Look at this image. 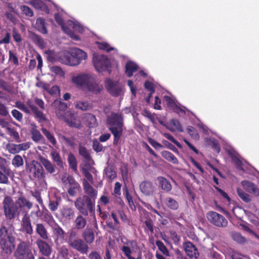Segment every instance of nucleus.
<instances>
[{"instance_id":"5fc2aeb1","label":"nucleus","mask_w":259,"mask_h":259,"mask_svg":"<svg viewBox=\"0 0 259 259\" xmlns=\"http://www.w3.org/2000/svg\"><path fill=\"white\" fill-rule=\"evenodd\" d=\"M156 245L158 247V249L165 255H169V251L167 247L164 244V243L160 240H156L155 242Z\"/></svg>"},{"instance_id":"7c9ffc66","label":"nucleus","mask_w":259,"mask_h":259,"mask_svg":"<svg viewBox=\"0 0 259 259\" xmlns=\"http://www.w3.org/2000/svg\"><path fill=\"white\" fill-rule=\"evenodd\" d=\"M76 109L81 111H87L92 109L93 105L91 103L87 101H78L74 104Z\"/></svg>"},{"instance_id":"49530a36","label":"nucleus","mask_w":259,"mask_h":259,"mask_svg":"<svg viewBox=\"0 0 259 259\" xmlns=\"http://www.w3.org/2000/svg\"><path fill=\"white\" fill-rule=\"evenodd\" d=\"M67 161L69 167L72 169L73 171L76 172L77 171V160L73 154L70 153L68 155Z\"/></svg>"},{"instance_id":"cd10ccee","label":"nucleus","mask_w":259,"mask_h":259,"mask_svg":"<svg viewBox=\"0 0 259 259\" xmlns=\"http://www.w3.org/2000/svg\"><path fill=\"white\" fill-rule=\"evenodd\" d=\"M167 128L171 132H183V128L180 122L176 119H171L168 124Z\"/></svg>"},{"instance_id":"4d7b16f0","label":"nucleus","mask_w":259,"mask_h":259,"mask_svg":"<svg viewBox=\"0 0 259 259\" xmlns=\"http://www.w3.org/2000/svg\"><path fill=\"white\" fill-rule=\"evenodd\" d=\"M237 192L240 198L245 202H249L251 201V198L249 194L244 192L240 189H237Z\"/></svg>"},{"instance_id":"4be33fe9","label":"nucleus","mask_w":259,"mask_h":259,"mask_svg":"<svg viewBox=\"0 0 259 259\" xmlns=\"http://www.w3.org/2000/svg\"><path fill=\"white\" fill-rule=\"evenodd\" d=\"M82 185L84 192L86 194L85 195H87L90 199L95 201L97 196V191L94 189L85 179L83 180Z\"/></svg>"},{"instance_id":"de8ad7c7","label":"nucleus","mask_w":259,"mask_h":259,"mask_svg":"<svg viewBox=\"0 0 259 259\" xmlns=\"http://www.w3.org/2000/svg\"><path fill=\"white\" fill-rule=\"evenodd\" d=\"M32 112L34 114L35 118L39 123L46 122L47 120L45 114L42 111H40L37 107Z\"/></svg>"},{"instance_id":"2eb2a0df","label":"nucleus","mask_w":259,"mask_h":259,"mask_svg":"<svg viewBox=\"0 0 259 259\" xmlns=\"http://www.w3.org/2000/svg\"><path fill=\"white\" fill-rule=\"evenodd\" d=\"M46 240H47L37 239L35 243L39 253L44 256L49 257L52 253V248L51 246L46 241Z\"/></svg>"},{"instance_id":"bf43d9fd","label":"nucleus","mask_w":259,"mask_h":259,"mask_svg":"<svg viewBox=\"0 0 259 259\" xmlns=\"http://www.w3.org/2000/svg\"><path fill=\"white\" fill-rule=\"evenodd\" d=\"M15 104V106L17 108L21 110V111H22L23 112L26 114H30V110L29 109L28 107H27L26 105H25L23 102L19 101H16Z\"/></svg>"},{"instance_id":"f8f14e48","label":"nucleus","mask_w":259,"mask_h":259,"mask_svg":"<svg viewBox=\"0 0 259 259\" xmlns=\"http://www.w3.org/2000/svg\"><path fill=\"white\" fill-rule=\"evenodd\" d=\"M20 230L22 232L28 235H31L33 233L30 217L27 212H25L22 218Z\"/></svg>"},{"instance_id":"f704fd0d","label":"nucleus","mask_w":259,"mask_h":259,"mask_svg":"<svg viewBox=\"0 0 259 259\" xmlns=\"http://www.w3.org/2000/svg\"><path fill=\"white\" fill-rule=\"evenodd\" d=\"M82 237L84 241L86 243L91 244L94 242L95 239L94 233L92 229H87L82 233Z\"/></svg>"},{"instance_id":"9b49d317","label":"nucleus","mask_w":259,"mask_h":259,"mask_svg":"<svg viewBox=\"0 0 259 259\" xmlns=\"http://www.w3.org/2000/svg\"><path fill=\"white\" fill-rule=\"evenodd\" d=\"M51 228L55 243L56 244L64 243L66 232L63 228L58 223H55L53 225H51Z\"/></svg>"},{"instance_id":"5701e85b","label":"nucleus","mask_w":259,"mask_h":259,"mask_svg":"<svg viewBox=\"0 0 259 259\" xmlns=\"http://www.w3.org/2000/svg\"><path fill=\"white\" fill-rule=\"evenodd\" d=\"M241 185L249 193L255 196H259V189L255 184L247 180L241 182Z\"/></svg>"},{"instance_id":"f3484780","label":"nucleus","mask_w":259,"mask_h":259,"mask_svg":"<svg viewBox=\"0 0 259 259\" xmlns=\"http://www.w3.org/2000/svg\"><path fill=\"white\" fill-rule=\"evenodd\" d=\"M52 107L54 108L56 115L58 118L63 117L67 109V105L66 103L57 99L53 102Z\"/></svg>"},{"instance_id":"423d86ee","label":"nucleus","mask_w":259,"mask_h":259,"mask_svg":"<svg viewBox=\"0 0 259 259\" xmlns=\"http://www.w3.org/2000/svg\"><path fill=\"white\" fill-rule=\"evenodd\" d=\"M64 185L67 187V193L70 196H74L80 189L79 183L74 178L68 174H65L61 178Z\"/></svg>"},{"instance_id":"3c124183","label":"nucleus","mask_w":259,"mask_h":259,"mask_svg":"<svg viewBox=\"0 0 259 259\" xmlns=\"http://www.w3.org/2000/svg\"><path fill=\"white\" fill-rule=\"evenodd\" d=\"M75 228H71L68 232V238L67 242L68 245L74 240L79 238L78 237V233Z\"/></svg>"},{"instance_id":"338daca9","label":"nucleus","mask_w":259,"mask_h":259,"mask_svg":"<svg viewBox=\"0 0 259 259\" xmlns=\"http://www.w3.org/2000/svg\"><path fill=\"white\" fill-rule=\"evenodd\" d=\"M121 250L123 252L125 256L128 259H136L135 257H134L131 255L132 251L131 249L128 246L123 245L121 247Z\"/></svg>"},{"instance_id":"ddd939ff","label":"nucleus","mask_w":259,"mask_h":259,"mask_svg":"<svg viewBox=\"0 0 259 259\" xmlns=\"http://www.w3.org/2000/svg\"><path fill=\"white\" fill-rule=\"evenodd\" d=\"M72 60L74 66L79 64L81 61L85 60L87 58V53L80 49L75 48L71 50Z\"/></svg>"},{"instance_id":"39448f33","label":"nucleus","mask_w":259,"mask_h":259,"mask_svg":"<svg viewBox=\"0 0 259 259\" xmlns=\"http://www.w3.org/2000/svg\"><path fill=\"white\" fill-rule=\"evenodd\" d=\"M26 170L28 177L32 181H42L46 177L42 166L36 161L32 160L30 163L26 164Z\"/></svg>"},{"instance_id":"052dcab7","label":"nucleus","mask_w":259,"mask_h":259,"mask_svg":"<svg viewBox=\"0 0 259 259\" xmlns=\"http://www.w3.org/2000/svg\"><path fill=\"white\" fill-rule=\"evenodd\" d=\"M229 255L232 259H250L249 257L243 255L233 250L229 251Z\"/></svg>"},{"instance_id":"69168bd1","label":"nucleus","mask_w":259,"mask_h":259,"mask_svg":"<svg viewBox=\"0 0 259 259\" xmlns=\"http://www.w3.org/2000/svg\"><path fill=\"white\" fill-rule=\"evenodd\" d=\"M59 254L64 259H69V250L65 245L62 246L59 250Z\"/></svg>"},{"instance_id":"680f3d73","label":"nucleus","mask_w":259,"mask_h":259,"mask_svg":"<svg viewBox=\"0 0 259 259\" xmlns=\"http://www.w3.org/2000/svg\"><path fill=\"white\" fill-rule=\"evenodd\" d=\"M232 237L234 241L240 244H243L246 241L245 238L239 233L235 232L232 233Z\"/></svg>"},{"instance_id":"a211bd4d","label":"nucleus","mask_w":259,"mask_h":259,"mask_svg":"<svg viewBox=\"0 0 259 259\" xmlns=\"http://www.w3.org/2000/svg\"><path fill=\"white\" fill-rule=\"evenodd\" d=\"M185 253L191 258H197L199 252L196 247L190 241L185 242L183 244Z\"/></svg>"},{"instance_id":"6e6d98bb","label":"nucleus","mask_w":259,"mask_h":259,"mask_svg":"<svg viewBox=\"0 0 259 259\" xmlns=\"http://www.w3.org/2000/svg\"><path fill=\"white\" fill-rule=\"evenodd\" d=\"M32 40L34 43L39 47H42L44 45V41L42 37L34 33H32L31 35Z\"/></svg>"},{"instance_id":"c85d7f7f","label":"nucleus","mask_w":259,"mask_h":259,"mask_svg":"<svg viewBox=\"0 0 259 259\" xmlns=\"http://www.w3.org/2000/svg\"><path fill=\"white\" fill-rule=\"evenodd\" d=\"M65 121L67 124L71 127L76 128L81 127V122L73 114H70L68 117H66Z\"/></svg>"},{"instance_id":"0eeeda50","label":"nucleus","mask_w":259,"mask_h":259,"mask_svg":"<svg viewBox=\"0 0 259 259\" xmlns=\"http://www.w3.org/2000/svg\"><path fill=\"white\" fill-rule=\"evenodd\" d=\"M94 65L98 72L109 71L111 67L110 60L107 56L98 55L94 56Z\"/></svg>"},{"instance_id":"79ce46f5","label":"nucleus","mask_w":259,"mask_h":259,"mask_svg":"<svg viewBox=\"0 0 259 259\" xmlns=\"http://www.w3.org/2000/svg\"><path fill=\"white\" fill-rule=\"evenodd\" d=\"M58 61L63 64L73 66V64H72V63L73 62L72 60L71 53H64L59 56Z\"/></svg>"},{"instance_id":"1a4fd4ad","label":"nucleus","mask_w":259,"mask_h":259,"mask_svg":"<svg viewBox=\"0 0 259 259\" xmlns=\"http://www.w3.org/2000/svg\"><path fill=\"white\" fill-rule=\"evenodd\" d=\"M206 217L208 221L216 227L225 228L228 225L227 220L217 212L210 211L207 213Z\"/></svg>"},{"instance_id":"bb28decb","label":"nucleus","mask_w":259,"mask_h":259,"mask_svg":"<svg viewBox=\"0 0 259 259\" xmlns=\"http://www.w3.org/2000/svg\"><path fill=\"white\" fill-rule=\"evenodd\" d=\"M139 68L138 65L132 61L126 62L125 66V73L127 77H131L133 75Z\"/></svg>"},{"instance_id":"09e8293b","label":"nucleus","mask_w":259,"mask_h":259,"mask_svg":"<svg viewBox=\"0 0 259 259\" xmlns=\"http://www.w3.org/2000/svg\"><path fill=\"white\" fill-rule=\"evenodd\" d=\"M42 216L44 221L50 226L53 225L55 223H57L54 220L53 215L48 210L46 209L42 212Z\"/></svg>"},{"instance_id":"a878e982","label":"nucleus","mask_w":259,"mask_h":259,"mask_svg":"<svg viewBox=\"0 0 259 259\" xmlns=\"http://www.w3.org/2000/svg\"><path fill=\"white\" fill-rule=\"evenodd\" d=\"M159 187L165 192H169L172 189L170 182L163 177H158L157 178Z\"/></svg>"},{"instance_id":"f257e3e1","label":"nucleus","mask_w":259,"mask_h":259,"mask_svg":"<svg viewBox=\"0 0 259 259\" xmlns=\"http://www.w3.org/2000/svg\"><path fill=\"white\" fill-rule=\"evenodd\" d=\"M106 123L114 137L113 145L117 146L123 132L124 119L122 114L111 112L107 117Z\"/></svg>"},{"instance_id":"c03bdc74","label":"nucleus","mask_w":259,"mask_h":259,"mask_svg":"<svg viewBox=\"0 0 259 259\" xmlns=\"http://www.w3.org/2000/svg\"><path fill=\"white\" fill-rule=\"evenodd\" d=\"M41 130L42 134L47 138L48 141L53 146H55L57 143L53 134L46 128L42 127L41 128Z\"/></svg>"},{"instance_id":"b1692460","label":"nucleus","mask_w":259,"mask_h":259,"mask_svg":"<svg viewBox=\"0 0 259 259\" xmlns=\"http://www.w3.org/2000/svg\"><path fill=\"white\" fill-rule=\"evenodd\" d=\"M145 216L143 224H144V230L146 234L150 233L151 235L154 233V223L151 218L149 217L147 211H146Z\"/></svg>"},{"instance_id":"4c0bfd02","label":"nucleus","mask_w":259,"mask_h":259,"mask_svg":"<svg viewBox=\"0 0 259 259\" xmlns=\"http://www.w3.org/2000/svg\"><path fill=\"white\" fill-rule=\"evenodd\" d=\"M45 24V20L42 18L39 17L36 19L35 28L41 33L47 34L48 33V31Z\"/></svg>"},{"instance_id":"8fccbe9b","label":"nucleus","mask_w":259,"mask_h":259,"mask_svg":"<svg viewBox=\"0 0 259 259\" xmlns=\"http://www.w3.org/2000/svg\"><path fill=\"white\" fill-rule=\"evenodd\" d=\"M59 138L64 140L66 145L71 147V148H74L76 145L75 143L76 138L75 136H72L71 137H67L64 135H60Z\"/></svg>"},{"instance_id":"6ab92c4d","label":"nucleus","mask_w":259,"mask_h":259,"mask_svg":"<svg viewBox=\"0 0 259 259\" xmlns=\"http://www.w3.org/2000/svg\"><path fill=\"white\" fill-rule=\"evenodd\" d=\"M91 75L82 73L78 74L72 77V82L78 88L86 87Z\"/></svg>"},{"instance_id":"2f4dec72","label":"nucleus","mask_w":259,"mask_h":259,"mask_svg":"<svg viewBox=\"0 0 259 259\" xmlns=\"http://www.w3.org/2000/svg\"><path fill=\"white\" fill-rule=\"evenodd\" d=\"M104 173L106 178L110 181H112L117 177L116 172L113 165H108L107 167H105L104 170Z\"/></svg>"},{"instance_id":"0e129e2a","label":"nucleus","mask_w":259,"mask_h":259,"mask_svg":"<svg viewBox=\"0 0 259 259\" xmlns=\"http://www.w3.org/2000/svg\"><path fill=\"white\" fill-rule=\"evenodd\" d=\"M170 237L175 245H179L180 242L181 237L178 233L174 231H170L169 232Z\"/></svg>"},{"instance_id":"4468645a","label":"nucleus","mask_w":259,"mask_h":259,"mask_svg":"<svg viewBox=\"0 0 259 259\" xmlns=\"http://www.w3.org/2000/svg\"><path fill=\"white\" fill-rule=\"evenodd\" d=\"M68 246L82 254H87L89 251L88 244L81 238L74 240L69 244Z\"/></svg>"},{"instance_id":"c756f323","label":"nucleus","mask_w":259,"mask_h":259,"mask_svg":"<svg viewBox=\"0 0 259 259\" xmlns=\"http://www.w3.org/2000/svg\"><path fill=\"white\" fill-rule=\"evenodd\" d=\"M16 204L18 205L19 209L22 207H26L28 209H30L33 206V203L23 195H21L18 197L16 201Z\"/></svg>"},{"instance_id":"e433bc0d","label":"nucleus","mask_w":259,"mask_h":259,"mask_svg":"<svg viewBox=\"0 0 259 259\" xmlns=\"http://www.w3.org/2000/svg\"><path fill=\"white\" fill-rule=\"evenodd\" d=\"M61 215L63 218L70 220L74 217V210L70 207H64L61 211Z\"/></svg>"},{"instance_id":"ea45409f","label":"nucleus","mask_w":259,"mask_h":259,"mask_svg":"<svg viewBox=\"0 0 259 259\" xmlns=\"http://www.w3.org/2000/svg\"><path fill=\"white\" fill-rule=\"evenodd\" d=\"M164 203L166 206L170 209L176 210L179 208L178 202L171 197H166L164 199Z\"/></svg>"},{"instance_id":"473e14b6","label":"nucleus","mask_w":259,"mask_h":259,"mask_svg":"<svg viewBox=\"0 0 259 259\" xmlns=\"http://www.w3.org/2000/svg\"><path fill=\"white\" fill-rule=\"evenodd\" d=\"M30 133L32 140L35 143L45 141L43 136L41 134L40 131L36 128V126L32 128Z\"/></svg>"},{"instance_id":"20e7f679","label":"nucleus","mask_w":259,"mask_h":259,"mask_svg":"<svg viewBox=\"0 0 259 259\" xmlns=\"http://www.w3.org/2000/svg\"><path fill=\"white\" fill-rule=\"evenodd\" d=\"M95 201L87 195H82L75 200L74 206L81 214L88 216L95 212Z\"/></svg>"},{"instance_id":"58836bf2","label":"nucleus","mask_w":259,"mask_h":259,"mask_svg":"<svg viewBox=\"0 0 259 259\" xmlns=\"http://www.w3.org/2000/svg\"><path fill=\"white\" fill-rule=\"evenodd\" d=\"M161 156L168 161L175 164H178L179 161L177 157L171 152L164 150L161 152Z\"/></svg>"},{"instance_id":"9d476101","label":"nucleus","mask_w":259,"mask_h":259,"mask_svg":"<svg viewBox=\"0 0 259 259\" xmlns=\"http://www.w3.org/2000/svg\"><path fill=\"white\" fill-rule=\"evenodd\" d=\"M105 88L107 92L113 97H118L120 95L122 88L119 83L114 81L111 79H107L105 83Z\"/></svg>"},{"instance_id":"aec40b11","label":"nucleus","mask_w":259,"mask_h":259,"mask_svg":"<svg viewBox=\"0 0 259 259\" xmlns=\"http://www.w3.org/2000/svg\"><path fill=\"white\" fill-rule=\"evenodd\" d=\"M141 192L145 196L152 195L155 191V187L152 183L149 181H144L140 184Z\"/></svg>"},{"instance_id":"7ed1b4c3","label":"nucleus","mask_w":259,"mask_h":259,"mask_svg":"<svg viewBox=\"0 0 259 259\" xmlns=\"http://www.w3.org/2000/svg\"><path fill=\"white\" fill-rule=\"evenodd\" d=\"M2 204L7 223L10 227H12L13 224H11V221L20 214L19 207L12 198L9 196L5 197Z\"/></svg>"},{"instance_id":"f03ea898","label":"nucleus","mask_w":259,"mask_h":259,"mask_svg":"<svg viewBox=\"0 0 259 259\" xmlns=\"http://www.w3.org/2000/svg\"><path fill=\"white\" fill-rule=\"evenodd\" d=\"M15 237L8 233V228L5 226L0 228V248L4 255H10L13 251L15 245Z\"/></svg>"},{"instance_id":"a18cd8bd","label":"nucleus","mask_w":259,"mask_h":259,"mask_svg":"<svg viewBox=\"0 0 259 259\" xmlns=\"http://www.w3.org/2000/svg\"><path fill=\"white\" fill-rule=\"evenodd\" d=\"M79 154L85 160L90 161L91 159V156L87 150V148L82 146L81 144L78 146Z\"/></svg>"},{"instance_id":"dca6fc26","label":"nucleus","mask_w":259,"mask_h":259,"mask_svg":"<svg viewBox=\"0 0 259 259\" xmlns=\"http://www.w3.org/2000/svg\"><path fill=\"white\" fill-rule=\"evenodd\" d=\"M86 88L89 92L96 95L99 94L103 89V85L97 82L92 75L91 76Z\"/></svg>"},{"instance_id":"c9c22d12","label":"nucleus","mask_w":259,"mask_h":259,"mask_svg":"<svg viewBox=\"0 0 259 259\" xmlns=\"http://www.w3.org/2000/svg\"><path fill=\"white\" fill-rule=\"evenodd\" d=\"M75 229L81 230L83 229L87 225V220L81 213L79 214L74 221Z\"/></svg>"},{"instance_id":"6e6552de","label":"nucleus","mask_w":259,"mask_h":259,"mask_svg":"<svg viewBox=\"0 0 259 259\" xmlns=\"http://www.w3.org/2000/svg\"><path fill=\"white\" fill-rule=\"evenodd\" d=\"M32 253L29 243L22 241L17 245L14 256L16 259H25Z\"/></svg>"},{"instance_id":"774afa93","label":"nucleus","mask_w":259,"mask_h":259,"mask_svg":"<svg viewBox=\"0 0 259 259\" xmlns=\"http://www.w3.org/2000/svg\"><path fill=\"white\" fill-rule=\"evenodd\" d=\"M207 256L209 259H222V255L213 250L209 251Z\"/></svg>"},{"instance_id":"a19ab883","label":"nucleus","mask_w":259,"mask_h":259,"mask_svg":"<svg viewBox=\"0 0 259 259\" xmlns=\"http://www.w3.org/2000/svg\"><path fill=\"white\" fill-rule=\"evenodd\" d=\"M55 20L57 24L61 27L62 30L66 33H69L71 32L70 29L65 25L64 21L59 13H56L55 15Z\"/></svg>"},{"instance_id":"37998d69","label":"nucleus","mask_w":259,"mask_h":259,"mask_svg":"<svg viewBox=\"0 0 259 259\" xmlns=\"http://www.w3.org/2000/svg\"><path fill=\"white\" fill-rule=\"evenodd\" d=\"M84 119L88 126L90 128L95 127L97 125L96 117L93 114H86L84 116Z\"/></svg>"},{"instance_id":"13d9d810","label":"nucleus","mask_w":259,"mask_h":259,"mask_svg":"<svg viewBox=\"0 0 259 259\" xmlns=\"http://www.w3.org/2000/svg\"><path fill=\"white\" fill-rule=\"evenodd\" d=\"M12 163L15 167L22 166L24 163L22 157L19 155H15L12 161Z\"/></svg>"},{"instance_id":"603ef678","label":"nucleus","mask_w":259,"mask_h":259,"mask_svg":"<svg viewBox=\"0 0 259 259\" xmlns=\"http://www.w3.org/2000/svg\"><path fill=\"white\" fill-rule=\"evenodd\" d=\"M51 155L53 161L56 163L57 165L60 168H63V162L59 153L57 152L53 151L51 153Z\"/></svg>"},{"instance_id":"72a5a7b5","label":"nucleus","mask_w":259,"mask_h":259,"mask_svg":"<svg viewBox=\"0 0 259 259\" xmlns=\"http://www.w3.org/2000/svg\"><path fill=\"white\" fill-rule=\"evenodd\" d=\"M39 160L48 172L50 174L55 172V166L50 160L42 157H41Z\"/></svg>"},{"instance_id":"864d4df0","label":"nucleus","mask_w":259,"mask_h":259,"mask_svg":"<svg viewBox=\"0 0 259 259\" xmlns=\"http://www.w3.org/2000/svg\"><path fill=\"white\" fill-rule=\"evenodd\" d=\"M18 144L13 143H8L6 145V149L8 152L12 154H15L19 153Z\"/></svg>"},{"instance_id":"e2e57ef3","label":"nucleus","mask_w":259,"mask_h":259,"mask_svg":"<svg viewBox=\"0 0 259 259\" xmlns=\"http://www.w3.org/2000/svg\"><path fill=\"white\" fill-rule=\"evenodd\" d=\"M123 193L131 208L133 209V207L135 208L132 196L130 194L129 191L127 188H125V190L123 191Z\"/></svg>"},{"instance_id":"393cba45","label":"nucleus","mask_w":259,"mask_h":259,"mask_svg":"<svg viewBox=\"0 0 259 259\" xmlns=\"http://www.w3.org/2000/svg\"><path fill=\"white\" fill-rule=\"evenodd\" d=\"M11 172V170L5 165L0 167V184H9V177L10 176Z\"/></svg>"},{"instance_id":"412c9836","label":"nucleus","mask_w":259,"mask_h":259,"mask_svg":"<svg viewBox=\"0 0 259 259\" xmlns=\"http://www.w3.org/2000/svg\"><path fill=\"white\" fill-rule=\"evenodd\" d=\"M35 233L40 238L38 239L49 240L50 238V234L45 225L43 223L35 224Z\"/></svg>"}]
</instances>
